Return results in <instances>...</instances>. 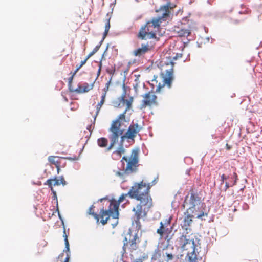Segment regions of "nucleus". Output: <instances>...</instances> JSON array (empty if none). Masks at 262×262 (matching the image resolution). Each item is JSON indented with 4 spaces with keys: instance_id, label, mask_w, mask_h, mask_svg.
I'll return each instance as SVG.
<instances>
[{
    "instance_id": "obj_10",
    "label": "nucleus",
    "mask_w": 262,
    "mask_h": 262,
    "mask_svg": "<svg viewBox=\"0 0 262 262\" xmlns=\"http://www.w3.org/2000/svg\"><path fill=\"white\" fill-rule=\"evenodd\" d=\"M148 50V45L142 44L141 48H139L134 51V55L136 56H140L146 53Z\"/></svg>"
},
{
    "instance_id": "obj_44",
    "label": "nucleus",
    "mask_w": 262,
    "mask_h": 262,
    "mask_svg": "<svg viewBox=\"0 0 262 262\" xmlns=\"http://www.w3.org/2000/svg\"><path fill=\"white\" fill-rule=\"evenodd\" d=\"M74 92H76L77 93H82V88L80 84L78 85V87L75 89L74 90Z\"/></svg>"
},
{
    "instance_id": "obj_56",
    "label": "nucleus",
    "mask_w": 262,
    "mask_h": 262,
    "mask_svg": "<svg viewBox=\"0 0 262 262\" xmlns=\"http://www.w3.org/2000/svg\"><path fill=\"white\" fill-rule=\"evenodd\" d=\"M151 97H152V98L150 100L151 104L152 103H156V99H157V96L155 95H152Z\"/></svg>"
},
{
    "instance_id": "obj_50",
    "label": "nucleus",
    "mask_w": 262,
    "mask_h": 262,
    "mask_svg": "<svg viewBox=\"0 0 262 262\" xmlns=\"http://www.w3.org/2000/svg\"><path fill=\"white\" fill-rule=\"evenodd\" d=\"M95 121H93V123L87 127V129L89 130L91 133L92 132V128L94 127V124Z\"/></svg>"
},
{
    "instance_id": "obj_40",
    "label": "nucleus",
    "mask_w": 262,
    "mask_h": 262,
    "mask_svg": "<svg viewBox=\"0 0 262 262\" xmlns=\"http://www.w3.org/2000/svg\"><path fill=\"white\" fill-rule=\"evenodd\" d=\"M59 183L60 185L62 184L63 186L67 184V182L65 181L63 176L60 177Z\"/></svg>"
},
{
    "instance_id": "obj_38",
    "label": "nucleus",
    "mask_w": 262,
    "mask_h": 262,
    "mask_svg": "<svg viewBox=\"0 0 262 262\" xmlns=\"http://www.w3.org/2000/svg\"><path fill=\"white\" fill-rule=\"evenodd\" d=\"M135 81L136 82V83L135 84H134L133 85V87H134V89L136 92V94H137V91H138V84H139V82H138V77H137L135 80Z\"/></svg>"
},
{
    "instance_id": "obj_28",
    "label": "nucleus",
    "mask_w": 262,
    "mask_h": 262,
    "mask_svg": "<svg viewBox=\"0 0 262 262\" xmlns=\"http://www.w3.org/2000/svg\"><path fill=\"white\" fill-rule=\"evenodd\" d=\"M93 86H94V83H92V84H91L90 85H89L88 84V83H84V86L83 87V88L82 89V92L83 93H85V92H88V91H89L90 90H92L93 88Z\"/></svg>"
},
{
    "instance_id": "obj_24",
    "label": "nucleus",
    "mask_w": 262,
    "mask_h": 262,
    "mask_svg": "<svg viewBox=\"0 0 262 262\" xmlns=\"http://www.w3.org/2000/svg\"><path fill=\"white\" fill-rule=\"evenodd\" d=\"M180 36H188L190 34V31L188 29H181L179 32Z\"/></svg>"
},
{
    "instance_id": "obj_8",
    "label": "nucleus",
    "mask_w": 262,
    "mask_h": 262,
    "mask_svg": "<svg viewBox=\"0 0 262 262\" xmlns=\"http://www.w3.org/2000/svg\"><path fill=\"white\" fill-rule=\"evenodd\" d=\"M142 129V127L139 126L138 124L136 123L135 124H131L125 133L128 137V139L134 140V138L136 136V134L139 132Z\"/></svg>"
},
{
    "instance_id": "obj_2",
    "label": "nucleus",
    "mask_w": 262,
    "mask_h": 262,
    "mask_svg": "<svg viewBox=\"0 0 262 262\" xmlns=\"http://www.w3.org/2000/svg\"><path fill=\"white\" fill-rule=\"evenodd\" d=\"M133 186L136 188H137V187H138V186H140L137 192V195L140 197L139 201H141V204L143 205H147L149 202H150V201H151L152 199L149 195V190L151 187L149 183L148 184L147 188L143 192L141 191V189L146 186V184L143 183V181L139 183H136Z\"/></svg>"
},
{
    "instance_id": "obj_63",
    "label": "nucleus",
    "mask_w": 262,
    "mask_h": 262,
    "mask_svg": "<svg viewBox=\"0 0 262 262\" xmlns=\"http://www.w3.org/2000/svg\"><path fill=\"white\" fill-rule=\"evenodd\" d=\"M105 37H104V35H103V36H102V39L100 40V41L99 42V44L97 45L98 46H99L100 48L101 46V45L102 44L104 40L105 39Z\"/></svg>"
},
{
    "instance_id": "obj_59",
    "label": "nucleus",
    "mask_w": 262,
    "mask_h": 262,
    "mask_svg": "<svg viewBox=\"0 0 262 262\" xmlns=\"http://www.w3.org/2000/svg\"><path fill=\"white\" fill-rule=\"evenodd\" d=\"M127 245V243H124V245L122 247V251H121L122 255L126 252V249L125 246Z\"/></svg>"
},
{
    "instance_id": "obj_15",
    "label": "nucleus",
    "mask_w": 262,
    "mask_h": 262,
    "mask_svg": "<svg viewBox=\"0 0 262 262\" xmlns=\"http://www.w3.org/2000/svg\"><path fill=\"white\" fill-rule=\"evenodd\" d=\"M186 257H188V262H198L195 250H193V251L191 253H188Z\"/></svg>"
},
{
    "instance_id": "obj_60",
    "label": "nucleus",
    "mask_w": 262,
    "mask_h": 262,
    "mask_svg": "<svg viewBox=\"0 0 262 262\" xmlns=\"http://www.w3.org/2000/svg\"><path fill=\"white\" fill-rule=\"evenodd\" d=\"M233 177H235V179L233 181V183L231 185L232 186L236 184V179H237L236 178H237V174L235 173H234Z\"/></svg>"
},
{
    "instance_id": "obj_49",
    "label": "nucleus",
    "mask_w": 262,
    "mask_h": 262,
    "mask_svg": "<svg viewBox=\"0 0 262 262\" xmlns=\"http://www.w3.org/2000/svg\"><path fill=\"white\" fill-rule=\"evenodd\" d=\"M182 57V54L181 53H177L176 55L173 57V60H176L179 58H181Z\"/></svg>"
},
{
    "instance_id": "obj_14",
    "label": "nucleus",
    "mask_w": 262,
    "mask_h": 262,
    "mask_svg": "<svg viewBox=\"0 0 262 262\" xmlns=\"http://www.w3.org/2000/svg\"><path fill=\"white\" fill-rule=\"evenodd\" d=\"M147 25H145L141 27L140 29L139 32L138 34V37L142 40L145 39V36L146 34V27Z\"/></svg>"
},
{
    "instance_id": "obj_53",
    "label": "nucleus",
    "mask_w": 262,
    "mask_h": 262,
    "mask_svg": "<svg viewBox=\"0 0 262 262\" xmlns=\"http://www.w3.org/2000/svg\"><path fill=\"white\" fill-rule=\"evenodd\" d=\"M52 199H53V200H54V201H55V203H56V207H57V206H58V200H57V194H55L54 195H53V196H52Z\"/></svg>"
},
{
    "instance_id": "obj_18",
    "label": "nucleus",
    "mask_w": 262,
    "mask_h": 262,
    "mask_svg": "<svg viewBox=\"0 0 262 262\" xmlns=\"http://www.w3.org/2000/svg\"><path fill=\"white\" fill-rule=\"evenodd\" d=\"M124 152L125 149L124 148V145L122 144H119V147L118 149L113 152V156L117 155L119 157H120L121 156V154Z\"/></svg>"
},
{
    "instance_id": "obj_41",
    "label": "nucleus",
    "mask_w": 262,
    "mask_h": 262,
    "mask_svg": "<svg viewBox=\"0 0 262 262\" xmlns=\"http://www.w3.org/2000/svg\"><path fill=\"white\" fill-rule=\"evenodd\" d=\"M52 181H54L53 183V186H58L60 185L59 180L57 179L56 177H55L52 179Z\"/></svg>"
},
{
    "instance_id": "obj_1",
    "label": "nucleus",
    "mask_w": 262,
    "mask_h": 262,
    "mask_svg": "<svg viewBox=\"0 0 262 262\" xmlns=\"http://www.w3.org/2000/svg\"><path fill=\"white\" fill-rule=\"evenodd\" d=\"M188 196L189 194L185 196L183 204L184 207H185L186 204L189 205V208L187 209V213L194 214L196 218L201 219L202 220H205L203 217L205 216H207L208 213L203 211L198 212L197 210V209L199 210L200 209V208H202L203 206L204 207L206 206L204 203H202L201 197L195 193L194 191H192L190 192V196L188 203L187 201Z\"/></svg>"
},
{
    "instance_id": "obj_13",
    "label": "nucleus",
    "mask_w": 262,
    "mask_h": 262,
    "mask_svg": "<svg viewBox=\"0 0 262 262\" xmlns=\"http://www.w3.org/2000/svg\"><path fill=\"white\" fill-rule=\"evenodd\" d=\"M105 94H102V96H101V101H100V102H99L98 103V104L96 105V114L94 116V122L96 120V117L98 115V114H99V111L100 110V108L101 107V106L104 104V101H105Z\"/></svg>"
},
{
    "instance_id": "obj_62",
    "label": "nucleus",
    "mask_w": 262,
    "mask_h": 262,
    "mask_svg": "<svg viewBox=\"0 0 262 262\" xmlns=\"http://www.w3.org/2000/svg\"><path fill=\"white\" fill-rule=\"evenodd\" d=\"M123 130L121 129L120 127H119V129H117V133L119 136H121V135H123Z\"/></svg>"
},
{
    "instance_id": "obj_51",
    "label": "nucleus",
    "mask_w": 262,
    "mask_h": 262,
    "mask_svg": "<svg viewBox=\"0 0 262 262\" xmlns=\"http://www.w3.org/2000/svg\"><path fill=\"white\" fill-rule=\"evenodd\" d=\"M111 206H112V203H110V205L109 206V209L108 210H107V212H108V213L109 217L110 216L111 214H112V212L114 211V209H113L112 208H111Z\"/></svg>"
},
{
    "instance_id": "obj_35",
    "label": "nucleus",
    "mask_w": 262,
    "mask_h": 262,
    "mask_svg": "<svg viewBox=\"0 0 262 262\" xmlns=\"http://www.w3.org/2000/svg\"><path fill=\"white\" fill-rule=\"evenodd\" d=\"M120 142H119V144H120L121 145H124V140H125V139L127 138L128 139V137L126 135V134L125 133L124 134H123V135H121V136L120 137Z\"/></svg>"
},
{
    "instance_id": "obj_37",
    "label": "nucleus",
    "mask_w": 262,
    "mask_h": 262,
    "mask_svg": "<svg viewBox=\"0 0 262 262\" xmlns=\"http://www.w3.org/2000/svg\"><path fill=\"white\" fill-rule=\"evenodd\" d=\"M228 179H229V176H227L226 174H223L221 177V184L222 185L224 183V181H225Z\"/></svg>"
},
{
    "instance_id": "obj_61",
    "label": "nucleus",
    "mask_w": 262,
    "mask_h": 262,
    "mask_svg": "<svg viewBox=\"0 0 262 262\" xmlns=\"http://www.w3.org/2000/svg\"><path fill=\"white\" fill-rule=\"evenodd\" d=\"M107 72L110 74V75H111V76L112 77L113 74H114V72H115V69L114 70H110V69H107Z\"/></svg>"
},
{
    "instance_id": "obj_27",
    "label": "nucleus",
    "mask_w": 262,
    "mask_h": 262,
    "mask_svg": "<svg viewBox=\"0 0 262 262\" xmlns=\"http://www.w3.org/2000/svg\"><path fill=\"white\" fill-rule=\"evenodd\" d=\"M94 206L93 205H92L90 207L89 209V214L93 215L95 219L97 220V222L99 221V215L94 212H92V209H93L94 208Z\"/></svg>"
},
{
    "instance_id": "obj_23",
    "label": "nucleus",
    "mask_w": 262,
    "mask_h": 262,
    "mask_svg": "<svg viewBox=\"0 0 262 262\" xmlns=\"http://www.w3.org/2000/svg\"><path fill=\"white\" fill-rule=\"evenodd\" d=\"M110 18H108L107 19V22L105 23V30L104 32L103 33V35L104 37H106V35H107V33L109 31L110 28Z\"/></svg>"
},
{
    "instance_id": "obj_20",
    "label": "nucleus",
    "mask_w": 262,
    "mask_h": 262,
    "mask_svg": "<svg viewBox=\"0 0 262 262\" xmlns=\"http://www.w3.org/2000/svg\"><path fill=\"white\" fill-rule=\"evenodd\" d=\"M127 166H126L125 169H123L122 171H118L116 172V174L120 177H123L124 174L129 175L133 172H136L134 170L126 171Z\"/></svg>"
},
{
    "instance_id": "obj_19",
    "label": "nucleus",
    "mask_w": 262,
    "mask_h": 262,
    "mask_svg": "<svg viewBox=\"0 0 262 262\" xmlns=\"http://www.w3.org/2000/svg\"><path fill=\"white\" fill-rule=\"evenodd\" d=\"M98 145L101 147H105L107 146L108 141L107 139L104 137L99 138L97 140Z\"/></svg>"
},
{
    "instance_id": "obj_45",
    "label": "nucleus",
    "mask_w": 262,
    "mask_h": 262,
    "mask_svg": "<svg viewBox=\"0 0 262 262\" xmlns=\"http://www.w3.org/2000/svg\"><path fill=\"white\" fill-rule=\"evenodd\" d=\"M126 109H125V110L124 111V112L122 114H121L119 116V117L117 119H118V122L119 123H120V121H119V120L120 119H125V113L126 112Z\"/></svg>"
},
{
    "instance_id": "obj_48",
    "label": "nucleus",
    "mask_w": 262,
    "mask_h": 262,
    "mask_svg": "<svg viewBox=\"0 0 262 262\" xmlns=\"http://www.w3.org/2000/svg\"><path fill=\"white\" fill-rule=\"evenodd\" d=\"M70 74H72V75L68 79V83L70 84V83H72V82H73V78H74V77L75 76V75H74V73H72L71 72Z\"/></svg>"
},
{
    "instance_id": "obj_39",
    "label": "nucleus",
    "mask_w": 262,
    "mask_h": 262,
    "mask_svg": "<svg viewBox=\"0 0 262 262\" xmlns=\"http://www.w3.org/2000/svg\"><path fill=\"white\" fill-rule=\"evenodd\" d=\"M101 217L103 218L104 215H107L108 216V213L107 212V210H104V208H102L100 211Z\"/></svg>"
},
{
    "instance_id": "obj_55",
    "label": "nucleus",
    "mask_w": 262,
    "mask_h": 262,
    "mask_svg": "<svg viewBox=\"0 0 262 262\" xmlns=\"http://www.w3.org/2000/svg\"><path fill=\"white\" fill-rule=\"evenodd\" d=\"M150 92H149L146 94H145L142 96L145 98L144 99H149V98L150 97Z\"/></svg>"
},
{
    "instance_id": "obj_54",
    "label": "nucleus",
    "mask_w": 262,
    "mask_h": 262,
    "mask_svg": "<svg viewBox=\"0 0 262 262\" xmlns=\"http://www.w3.org/2000/svg\"><path fill=\"white\" fill-rule=\"evenodd\" d=\"M169 15V12H168L167 11H165V12L163 13L162 16H161L160 17H162V18H166Z\"/></svg>"
},
{
    "instance_id": "obj_32",
    "label": "nucleus",
    "mask_w": 262,
    "mask_h": 262,
    "mask_svg": "<svg viewBox=\"0 0 262 262\" xmlns=\"http://www.w3.org/2000/svg\"><path fill=\"white\" fill-rule=\"evenodd\" d=\"M55 157L54 156H50L48 157V161L51 163L56 165V164H58V162L55 161Z\"/></svg>"
},
{
    "instance_id": "obj_4",
    "label": "nucleus",
    "mask_w": 262,
    "mask_h": 262,
    "mask_svg": "<svg viewBox=\"0 0 262 262\" xmlns=\"http://www.w3.org/2000/svg\"><path fill=\"white\" fill-rule=\"evenodd\" d=\"M151 206V202H149L147 205H143L140 202V204L136 206V208H133L132 211L135 212V216L136 218L134 220L137 224L139 223V220L141 217L142 212H143V215L146 216L148 209Z\"/></svg>"
},
{
    "instance_id": "obj_3",
    "label": "nucleus",
    "mask_w": 262,
    "mask_h": 262,
    "mask_svg": "<svg viewBox=\"0 0 262 262\" xmlns=\"http://www.w3.org/2000/svg\"><path fill=\"white\" fill-rule=\"evenodd\" d=\"M139 152L140 149L139 148H136L132 150L131 156L129 158L128 163H127L126 171L134 170V171L137 172L138 170L137 167L139 165Z\"/></svg>"
},
{
    "instance_id": "obj_17",
    "label": "nucleus",
    "mask_w": 262,
    "mask_h": 262,
    "mask_svg": "<svg viewBox=\"0 0 262 262\" xmlns=\"http://www.w3.org/2000/svg\"><path fill=\"white\" fill-rule=\"evenodd\" d=\"M114 211L112 212V214H111L110 216L112 217L113 219H118L119 212L118 211V204H113Z\"/></svg>"
},
{
    "instance_id": "obj_47",
    "label": "nucleus",
    "mask_w": 262,
    "mask_h": 262,
    "mask_svg": "<svg viewBox=\"0 0 262 262\" xmlns=\"http://www.w3.org/2000/svg\"><path fill=\"white\" fill-rule=\"evenodd\" d=\"M165 86V84H161V83H159L158 84V85L156 90V92H159L161 90V89L163 88Z\"/></svg>"
},
{
    "instance_id": "obj_52",
    "label": "nucleus",
    "mask_w": 262,
    "mask_h": 262,
    "mask_svg": "<svg viewBox=\"0 0 262 262\" xmlns=\"http://www.w3.org/2000/svg\"><path fill=\"white\" fill-rule=\"evenodd\" d=\"M109 219H110L109 216L106 217L105 219H103V218H102V220H101V223H102V225H104L107 223V221Z\"/></svg>"
},
{
    "instance_id": "obj_46",
    "label": "nucleus",
    "mask_w": 262,
    "mask_h": 262,
    "mask_svg": "<svg viewBox=\"0 0 262 262\" xmlns=\"http://www.w3.org/2000/svg\"><path fill=\"white\" fill-rule=\"evenodd\" d=\"M148 35H149V36H148V38L149 39L155 38L156 37V33L153 32L152 31L149 32L148 33Z\"/></svg>"
},
{
    "instance_id": "obj_12",
    "label": "nucleus",
    "mask_w": 262,
    "mask_h": 262,
    "mask_svg": "<svg viewBox=\"0 0 262 262\" xmlns=\"http://www.w3.org/2000/svg\"><path fill=\"white\" fill-rule=\"evenodd\" d=\"M63 237H64V241L65 244V248L63 252L70 253V245L68 239V236L66 234V229H64Z\"/></svg>"
},
{
    "instance_id": "obj_33",
    "label": "nucleus",
    "mask_w": 262,
    "mask_h": 262,
    "mask_svg": "<svg viewBox=\"0 0 262 262\" xmlns=\"http://www.w3.org/2000/svg\"><path fill=\"white\" fill-rule=\"evenodd\" d=\"M85 64V61H81L80 64L79 66H77L76 69L74 71V75H76V74L77 73V72L80 70V69Z\"/></svg>"
},
{
    "instance_id": "obj_43",
    "label": "nucleus",
    "mask_w": 262,
    "mask_h": 262,
    "mask_svg": "<svg viewBox=\"0 0 262 262\" xmlns=\"http://www.w3.org/2000/svg\"><path fill=\"white\" fill-rule=\"evenodd\" d=\"M166 261H167L172 260L173 258V255L171 253H166Z\"/></svg>"
},
{
    "instance_id": "obj_26",
    "label": "nucleus",
    "mask_w": 262,
    "mask_h": 262,
    "mask_svg": "<svg viewBox=\"0 0 262 262\" xmlns=\"http://www.w3.org/2000/svg\"><path fill=\"white\" fill-rule=\"evenodd\" d=\"M125 97H123V99H122V97H121L120 98V101L124 103H126V110L127 109H129L132 104V103L130 102V101H129L125 98Z\"/></svg>"
},
{
    "instance_id": "obj_22",
    "label": "nucleus",
    "mask_w": 262,
    "mask_h": 262,
    "mask_svg": "<svg viewBox=\"0 0 262 262\" xmlns=\"http://www.w3.org/2000/svg\"><path fill=\"white\" fill-rule=\"evenodd\" d=\"M173 78H170V77L164 76L163 77V82H164L163 84H165V85L166 84L167 85V86H168L169 88L171 87V85L172 83V81L173 80Z\"/></svg>"
},
{
    "instance_id": "obj_16",
    "label": "nucleus",
    "mask_w": 262,
    "mask_h": 262,
    "mask_svg": "<svg viewBox=\"0 0 262 262\" xmlns=\"http://www.w3.org/2000/svg\"><path fill=\"white\" fill-rule=\"evenodd\" d=\"M121 124L120 123L118 122V119H116L113 121L111 126L110 128V131L111 132H115L117 131V129H119V127H120Z\"/></svg>"
},
{
    "instance_id": "obj_21",
    "label": "nucleus",
    "mask_w": 262,
    "mask_h": 262,
    "mask_svg": "<svg viewBox=\"0 0 262 262\" xmlns=\"http://www.w3.org/2000/svg\"><path fill=\"white\" fill-rule=\"evenodd\" d=\"M151 102L150 99H143L142 101V104L140 106V108L141 110L145 108L146 106H150Z\"/></svg>"
},
{
    "instance_id": "obj_34",
    "label": "nucleus",
    "mask_w": 262,
    "mask_h": 262,
    "mask_svg": "<svg viewBox=\"0 0 262 262\" xmlns=\"http://www.w3.org/2000/svg\"><path fill=\"white\" fill-rule=\"evenodd\" d=\"M56 211H57L58 212V217H59V219L60 220V221L62 222V225L63 227V229H65V227H64L63 219L60 213L58 206H57Z\"/></svg>"
},
{
    "instance_id": "obj_31",
    "label": "nucleus",
    "mask_w": 262,
    "mask_h": 262,
    "mask_svg": "<svg viewBox=\"0 0 262 262\" xmlns=\"http://www.w3.org/2000/svg\"><path fill=\"white\" fill-rule=\"evenodd\" d=\"M173 67H172L169 70H166V74L167 75L166 77H170V78H173Z\"/></svg>"
},
{
    "instance_id": "obj_57",
    "label": "nucleus",
    "mask_w": 262,
    "mask_h": 262,
    "mask_svg": "<svg viewBox=\"0 0 262 262\" xmlns=\"http://www.w3.org/2000/svg\"><path fill=\"white\" fill-rule=\"evenodd\" d=\"M68 89L70 92H74V90L73 88L72 87V83H68Z\"/></svg>"
},
{
    "instance_id": "obj_42",
    "label": "nucleus",
    "mask_w": 262,
    "mask_h": 262,
    "mask_svg": "<svg viewBox=\"0 0 262 262\" xmlns=\"http://www.w3.org/2000/svg\"><path fill=\"white\" fill-rule=\"evenodd\" d=\"M170 7V3H167L166 5L161 6L160 10L162 11H167Z\"/></svg>"
},
{
    "instance_id": "obj_6",
    "label": "nucleus",
    "mask_w": 262,
    "mask_h": 262,
    "mask_svg": "<svg viewBox=\"0 0 262 262\" xmlns=\"http://www.w3.org/2000/svg\"><path fill=\"white\" fill-rule=\"evenodd\" d=\"M137 188L134 187V186L132 187V188L127 193H123L120 196L118 202H116L114 204H118V207L119 206L120 204L125 199L126 196L128 195L129 198L131 199H135L138 201L140 200V197L137 195V192L138 189L140 188V186H138Z\"/></svg>"
},
{
    "instance_id": "obj_5",
    "label": "nucleus",
    "mask_w": 262,
    "mask_h": 262,
    "mask_svg": "<svg viewBox=\"0 0 262 262\" xmlns=\"http://www.w3.org/2000/svg\"><path fill=\"white\" fill-rule=\"evenodd\" d=\"M185 215H186V216L184 217L183 220L181 223V226L182 229L184 230V233L188 234L191 231V229L189 226L192 223V218L195 215H194V214L187 213V211L185 213Z\"/></svg>"
},
{
    "instance_id": "obj_25",
    "label": "nucleus",
    "mask_w": 262,
    "mask_h": 262,
    "mask_svg": "<svg viewBox=\"0 0 262 262\" xmlns=\"http://www.w3.org/2000/svg\"><path fill=\"white\" fill-rule=\"evenodd\" d=\"M126 79V76H125L123 80V83H122V89H123V93L121 97H122V99H123V97H125L126 95L127 94L126 89L128 88L125 84V81Z\"/></svg>"
},
{
    "instance_id": "obj_7",
    "label": "nucleus",
    "mask_w": 262,
    "mask_h": 262,
    "mask_svg": "<svg viewBox=\"0 0 262 262\" xmlns=\"http://www.w3.org/2000/svg\"><path fill=\"white\" fill-rule=\"evenodd\" d=\"M180 245L181 248L185 249V247L187 245H190V247L193 248V250L195 249L196 245L194 239L191 238L190 235H187L184 232L183 235L180 237L179 239Z\"/></svg>"
},
{
    "instance_id": "obj_36",
    "label": "nucleus",
    "mask_w": 262,
    "mask_h": 262,
    "mask_svg": "<svg viewBox=\"0 0 262 262\" xmlns=\"http://www.w3.org/2000/svg\"><path fill=\"white\" fill-rule=\"evenodd\" d=\"M44 185H48L49 188L53 187L52 179H48L46 181V182L44 183Z\"/></svg>"
},
{
    "instance_id": "obj_29",
    "label": "nucleus",
    "mask_w": 262,
    "mask_h": 262,
    "mask_svg": "<svg viewBox=\"0 0 262 262\" xmlns=\"http://www.w3.org/2000/svg\"><path fill=\"white\" fill-rule=\"evenodd\" d=\"M164 232L165 227L164 226L163 223L161 222L160 223V227L159 229H157V232L160 235H163L164 233Z\"/></svg>"
},
{
    "instance_id": "obj_11",
    "label": "nucleus",
    "mask_w": 262,
    "mask_h": 262,
    "mask_svg": "<svg viewBox=\"0 0 262 262\" xmlns=\"http://www.w3.org/2000/svg\"><path fill=\"white\" fill-rule=\"evenodd\" d=\"M162 19V17H154L152 18L151 21H148L147 22L146 25H150V24H152L151 26L154 27V28L159 27L160 26V21Z\"/></svg>"
},
{
    "instance_id": "obj_9",
    "label": "nucleus",
    "mask_w": 262,
    "mask_h": 262,
    "mask_svg": "<svg viewBox=\"0 0 262 262\" xmlns=\"http://www.w3.org/2000/svg\"><path fill=\"white\" fill-rule=\"evenodd\" d=\"M112 134L109 135V139L111 141L110 145L107 148L109 150L112 149L113 146L118 142L119 136L117 133V131L111 132Z\"/></svg>"
},
{
    "instance_id": "obj_64",
    "label": "nucleus",
    "mask_w": 262,
    "mask_h": 262,
    "mask_svg": "<svg viewBox=\"0 0 262 262\" xmlns=\"http://www.w3.org/2000/svg\"><path fill=\"white\" fill-rule=\"evenodd\" d=\"M108 90V88L105 86L104 89H103V94H105V97H106V92Z\"/></svg>"
},
{
    "instance_id": "obj_30",
    "label": "nucleus",
    "mask_w": 262,
    "mask_h": 262,
    "mask_svg": "<svg viewBox=\"0 0 262 262\" xmlns=\"http://www.w3.org/2000/svg\"><path fill=\"white\" fill-rule=\"evenodd\" d=\"M130 246L132 247V249L134 250H136L137 249L138 246H137L136 241L135 240V238H132L130 239Z\"/></svg>"
},
{
    "instance_id": "obj_58",
    "label": "nucleus",
    "mask_w": 262,
    "mask_h": 262,
    "mask_svg": "<svg viewBox=\"0 0 262 262\" xmlns=\"http://www.w3.org/2000/svg\"><path fill=\"white\" fill-rule=\"evenodd\" d=\"M231 186H232V185H231L228 182H226L224 190L226 191L227 189Z\"/></svg>"
}]
</instances>
